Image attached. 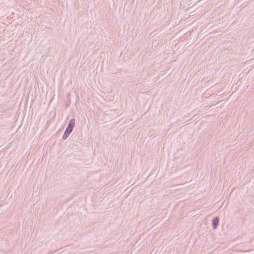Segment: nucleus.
<instances>
[{
    "instance_id": "obj_1",
    "label": "nucleus",
    "mask_w": 254,
    "mask_h": 254,
    "mask_svg": "<svg viewBox=\"0 0 254 254\" xmlns=\"http://www.w3.org/2000/svg\"><path fill=\"white\" fill-rule=\"evenodd\" d=\"M75 125V120L74 119H71L68 124V126L67 127L64 133L63 136V139H65L69 134L73 130V127Z\"/></svg>"
},
{
    "instance_id": "obj_2",
    "label": "nucleus",
    "mask_w": 254,
    "mask_h": 254,
    "mask_svg": "<svg viewBox=\"0 0 254 254\" xmlns=\"http://www.w3.org/2000/svg\"><path fill=\"white\" fill-rule=\"evenodd\" d=\"M219 223V219L218 217H215L212 220V226L213 229H215Z\"/></svg>"
}]
</instances>
